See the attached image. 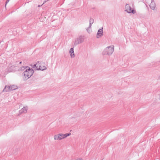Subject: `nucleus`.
<instances>
[{
    "label": "nucleus",
    "mask_w": 160,
    "mask_h": 160,
    "mask_svg": "<svg viewBox=\"0 0 160 160\" xmlns=\"http://www.w3.org/2000/svg\"><path fill=\"white\" fill-rule=\"evenodd\" d=\"M114 51V46L112 45L106 48L102 52L103 55H111Z\"/></svg>",
    "instance_id": "nucleus-1"
},
{
    "label": "nucleus",
    "mask_w": 160,
    "mask_h": 160,
    "mask_svg": "<svg viewBox=\"0 0 160 160\" xmlns=\"http://www.w3.org/2000/svg\"><path fill=\"white\" fill-rule=\"evenodd\" d=\"M34 71L33 69H30L28 68L23 73V76L25 77V79L27 80L32 76L33 73Z\"/></svg>",
    "instance_id": "nucleus-2"
},
{
    "label": "nucleus",
    "mask_w": 160,
    "mask_h": 160,
    "mask_svg": "<svg viewBox=\"0 0 160 160\" xmlns=\"http://www.w3.org/2000/svg\"><path fill=\"white\" fill-rule=\"evenodd\" d=\"M126 10L128 13H132L133 14H135L136 12L135 10L132 9V8L128 4H126L125 6Z\"/></svg>",
    "instance_id": "nucleus-3"
},
{
    "label": "nucleus",
    "mask_w": 160,
    "mask_h": 160,
    "mask_svg": "<svg viewBox=\"0 0 160 160\" xmlns=\"http://www.w3.org/2000/svg\"><path fill=\"white\" fill-rule=\"evenodd\" d=\"M42 64V63H39V62L38 61V62L36 63V70L42 71L46 70L47 69L46 67L43 66L42 67H41Z\"/></svg>",
    "instance_id": "nucleus-4"
},
{
    "label": "nucleus",
    "mask_w": 160,
    "mask_h": 160,
    "mask_svg": "<svg viewBox=\"0 0 160 160\" xmlns=\"http://www.w3.org/2000/svg\"><path fill=\"white\" fill-rule=\"evenodd\" d=\"M103 34V28L101 29H100L98 30L97 34V38H99Z\"/></svg>",
    "instance_id": "nucleus-5"
},
{
    "label": "nucleus",
    "mask_w": 160,
    "mask_h": 160,
    "mask_svg": "<svg viewBox=\"0 0 160 160\" xmlns=\"http://www.w3.org/2000/svg\"><path fill=\"white\" fill-rule=\"evenodd\" d=\"M83 41V39L81 36H80L79 38H78L75 41V44L76 45L82 42Z\"/></svg>",
    "instance_id": "nucleus-6"
},
{
    "label": "nucleus",
    "mask_w": 160,
    "mask_h": 160,
    "mask_svg": "<svg viewBox=\"0 0 160 160\" xmlns=\"http://www.w3.org/2000/svg\"><path fill=\"white\" fill-rule=\"evenodd\" d=\"M62 138V137L61 133L55 135L54 136V139L55 140H60L63 139Z\"/></svg>",
    "instance_id": "nucleus-7"
},
{
    "label": "nucleus",
    "mask_w": 160,
    "mask_h": 160,
    "mask_svg": "<svg viewBox=\"0 0 160 160\" xmlns=\"http://www.w3.org/2000/svg\"><path fill=\"white\" fill-rule=\"evenodd\" d=\"M28 107L27 106L24 107L23 108L19 111V113L21 114L22 113H26L27 112Z\"/></svg>",
    "instance_id": "nucleus-8"
},
{
    "label": "nucleus",
    "mask_w": 160,
    "mask_h": 160,
    "mask_svg": "<svg viewBox=\"0 0 160 160\" xmlns=\"http://www.w3.org/2000/svg\"><path fill=\"white\" fill-rule=\"evenodd\" d=\"M13 89V88L12 89L10 87V86H9L6 85L5 86V87L4 88V89L2 91V92H6L9 91H12V89Z\"/></svg>",
    "instance_id": "nucleus-9"
},
{
    "label": "nucleus",
    "mask_w": 160,
    "mask_h": 160,
    "mask_svg": "<svg viewBox=\"0 0 160 160\" xmlns=\"http://www.w3.org/2000/svg\"><path fill=\"white\" fill-rule=\"evenodd\" d=\"M151 9L153 10L155 9L156 7V5L155 2L153 1V0L151 2L149 5Z\"/></svg>",
    "instance_id": "nucleus-10"
},
{
    "label": "nucleus",
    "mask_w": 160,
    "mask_h": 160,
    "mask_svg": "<svg viewBox=\"0 0 160 160\" xmlns=\"http://www.w3.org/2000/svg\"><path fill=\"white\" fill-rule=\"evenodd\" d=\"M69 53L72 58H73L75 57V54L73 48H71L70 49L69 51Z\"/></svg>",
    "instance_id": "nucleus-11"
},
{
    "label": "nucleus",
    "mask_w": 160,
    "mask_h": 160,
    "mask_svg": "<svg viewBox=\"0 0 160 160\" xmlns=\"http://www.w3.org/2000/svg\"><path fill=\"white\" fill-rule=\"evenodd\" d=\"M61 134H62V138H63V139L70 136L71 134V133H65V134H62V133H61Z\"/></svg>",
    "instance_id": "nucleus-12"
},
{
    "label": "nucleus",
    "mask_w": 160,
    "mask_h": 160,
    "mask_svg": "<svg viewBox=\"0 0 160 160\" xmlns=\"http://www.w3.org/2000/svg\"><path fill=\"white\" fill-rule=\"evenodd\" d=\"M94 22V19L92 18H90L89 21V25L88 28H91L92 24Z\"/></svg>",
    "instance_id": "nucleus-13"
},
{
    "label": "nucleus",
    "mask_w": 160,
    "mask_h": 160,
    "mask_svg": "<svg viewBox=\"0 0 160 160\" xmlns=\"http://www.w3.org/2000/svg\"><path fill=\"white\" fill-rule=\"evenodd\" d=\"M28 67H25V66H22V67L21 68V70H24L25 68L28 69Z\"/></svg>",
    "instance_id": "nucleus-14"
},
{
    "label": "nucleus",
    "mask_w": 160,
    "mask_h": 160,
    "mask_svg": "<svg viewBox=\"0 0 160 160\" xmlns=\"http://www.w3.org/2000/svg\"><path fill=\"white\" fill-rule=\"evenodd\" d=\"M10 87L11 88H12H12L14 89H12V90H15L16 89V88L15 86L14 85H12L11 86H10Z\"/></svg>",
    "instance_id": "nucleus-15"
},
{
    "label": "nucleus",
    "mask_w": 160,
    "mask_h": 160,
    "mask_svg": "<svg viewBox=\"0 0 160 160\" xmlns=\"http://www.w3.org/2000/svg\"><path fill=\"white\" fill-rule=\"evenodd\" d=\"M32 68H34V69L36 70V64H34L32 66Z\"/></svg>",
    "instance_id": "nucleus-16"
},
{
    "label": "nucleus",
    "mask_w": 160,
    "mask_h": 160,
    "mask_svg": "<svg viewBox=\"0 0 160 160\" xmlns=\"http://www.w3.org/2000/svg\"><path fill=\"white\" fill-rule=\"evenodd\" d=\"M75 160H83L82 158H78Z\"/></svg>",
    "instance_id": "nucleus-17"
},
{
    "label": "nucleus",
    "mask_w": 160,
    "mask_h": 160,
    "mask_svg": "<svg viewBox=\"0 0 160 160\" xmlns=\"http://www.w3.org/2000/svg\"><path fill=\"white\" fill-rule=\"evenodd\" d=\"M10 0H7L6 2V4H5V6H6V5L7 3Z\"/></svg>",
    "instance_id": "nucleus-18"
},
{
    "label": "nucleus",
    "mask_w": 160,
    "mask_h": 160,
    "mask_svg": "<svg viewBox=\"0 0 160 160\" xmlns=\"http://www.w3.org/2000/svg\"><path fill=\"white\" fill-rule=\"evenodd\" d=\"M46 2H47V1H44V2H43V3L42 4V5H43L44 3H46Z\"/></svg>",
    "instance_id": "nucleus-19"
},
{
    "label": "nucleus",
    "mask_w": 160,
    "mask_h": 160,
    "mask_svg": "<svg viewBox=\"0 0 160 160\" xmlns=\"http://www.w3.org/2000/svg\"><path fill=\"white\" fill-rule=\"evenodd\" d=\"M42 5H43L42 4V5H38V7H40L42 6Z\"/></svg>",
    "instance_id": "nucleus-20"
},
{
    "label": "nucleus",
    "mask_w": 160,
    "mask_h": 160,
    "mask_svg": "<svg viewBox=\"0 0 160 160\" xmlns=\"http://www.w3.org/2000/svg\"><path fill=\"white\" fill-rule=\"evenodd\" d=\"M42 63V64L41 65V67H42L43 66H43V64L44 63Z\"/></svg>",
    "instance_id": "nucleus-21"
},
{
    "label": "nucleus",
    "mask_w": 160,
    "mask_h": 160,
    "mask_svg": "<svg viewBox=\"0 0 160 160\" xmlns=\"http://www.w3.org/2000/svg\"><path fill=\"white\" fill-rule=\"evenodd\" d=\"M22 62H19V64H21L22 63Z\"/></svg>",
    "instance_id": "nucleus-22"
},
{
    "label": "nucleus",
    "mask_w": 160,
    "mask_h": 160,
    "mask_svg": "<svg viewBox=\"0 0 160 160\" xmlns=\"http://www.w3.org/2000/svg\"><path fill=\"white\" fill-rule=\"evenodd\" d=\"M159 100H160V97H159Z\"/></svg>",
    "instance_id": "nucleus-23"
},
{
    "label": "nucleus",
    "mask_w": 160,
    "mask_h": 160,
    "mask_svg": "<svg viewBox=\"0 0 160 160\" xmlns=\"http://www.w3.org/2000/svg\"><path fill=\"white\" fill-rule=\"evenodd\" d=\"M49 0H46V1H48Z\"/></svg>",
    "instance_id": "nucleus-24"
}]
</instances>
